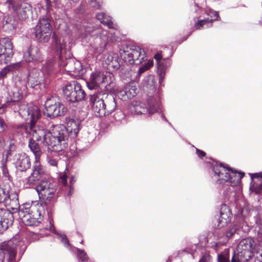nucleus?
Segmentation results:
<instances>
[{
    "mask_svg": "<svg viewBox=\"0 0 262 262\" xmlns=\"http://www.w3.org/2000/svg\"><path fill=\"white\" fill-rule=\"evenodd\" d=\"M80 122L77 119L66 118V127L55 125L47 130L45 129H33V136L37 141L48 147L49 150L55 152L62 151L67 148L69 144V135L76 137L80 129Z\"/></svg>",
    "mask_w": 262,
    "mask_h": 262,
    "instance_id": "1",
    "label": "nucleus"
},
{
    "mask_svg": "<svg viewBox=\"0 0 262 262\" xmlns=\"http://www.w3.org/2000/svg\"><path fill=\"white\" fill-rule=\"evenodd\" d=\"M212 180L221 189V193L228 200L235 196L237 187L245 174L234 170L222 163H213L210 172Z\"/></svg>",
    "mask_w": 262,
    "mask_h": 262,
    "instance_id": "2",
    "label": "nucleus"
},
{
    "mask_svg": "<svg viewBox=\"0 0 262 262\" xmlns=\"http://www.w3.org/2000/svg\"><path fill=\"white\" fill-rule=\"evenodd\" d=\"M19 114L22 118L28 121V126L24 124H20L16 128V132L20 133L21 135L24 133L28 132L33 136V129H31V125H32V128L34 129H44L42 127H39L37 124L41 116L40 111L37 106L33 104L21 105L19 110ZM32 138L33 139L29 141V147L35 156L34 161H39L42 155V152L38 143L34 140L36 141V140L34 138L33 136H32ZM38 142L42 143L40 141H38Z\"/></svg>",
    "mask_w": 262,
    "mask_h": 262,
    "instance_id": "3",
    "label": "nucleus"
},
{
    "mask_svg": "<svg viewBox=\"0 0 262 262\" xmlns=\"http://www.w3.org/2000/svg\"><path fill=\"white\" fill-rule=\"evenodd\" d=\"M3 204L8 210H2L0 212V232L7 230L13 223L12 213L19 208L18 194L12 190L8 184L0 185V204Z\"/></svg>",
    "mask_w": 262,
    "mask_h": 262,
    "instance_id": "4",
    "label": "nucleus"
},
{
    "mask_svg": "<svg viewBox=\"0 0 262 262\" xmlns=\"http://www.w3.org/2000/svg\"><path fill=\"white\" fill-rule=\"evenodd\" d=\"M75 25L82 38L89 35L92 37L96 36L94 42L91 43V50L95 56L103 53L107 41L113 40L106 30L99 27L96 28L85 20L77 23Z\"/></svg>",
    "mask_w": 262,
    "mask_h": 262,
    "instance_id": "5",
    "label": "nucleus"
},
{
    "mask_svg": "<svg viewBox=\"0 0 262 262\" xmlns=\"http://www.w3.org/2000/svg\"><path fill=\"white\" fill-rule=\"evenodd\" d=\"M254 256L262 262V242L256 243L252 238H244L239 242L231 261L247 262Z\"/></svg>",
    "mask_w": 262,
    "mask_h": 262,
    "instance_id": "6",
    "label": "nucleus"
},
{
    "mask_svg": "<svg viewBox=\"0 0 262 262\" xmlns=\"http://www.w3.org/2000/svg\"><path fill=\"white\" fill-rule=\"evenodd\" d=\"M92 110L98 117H103L112 113L116 107L115 98L105 92H97L90 95Z\"/></svg>",
    "mask_w": 262,
    "mask_h": 262,
    "instance_id": "7",
    "label": "nucleus"
},
{
    "mask_svg": "<svg viewBox=\"0 0 262 262\" xmlns=\"http://www.w3.org/2000/svg\"><path fill=\"white\" fill-rule=\"evenodd\" d=\"M18 210L19 216L27 226H37L42 220L44 207L39 201H32L31 205L24 204Z\"/></svg>",
    "mask_w": 262,
    "mask_h": 262,
    "instance_id": "8",
    "label": "nucleus"
},
{
    "mask_svg": "<svg viewBox=\"0 0 262 262\" xmlns=\"http://www.w3.org/2000/svg\"><path fill=\"white\" fill-rule=\"evenodd\" d=\"M162 108L161 97L158 92H156L153 95L148 96L146 103L134 101L130 107L132 111L138 115L148 114L151 116L162 112Z\"/></svg>",
    "mask_w": 262,
    "mask_h": 262,
    "instance_id": "9",
    "label": "nucleus"
},
{
    "mask_svg": "<svg viewBox=\"0 0 262 262\" xmlns=\"http://www.w3.org/2000/svg\"><path fill=\"white\" fill-rule=\"evenodd\" d=\"M90 90L105 89L106 92H112L115 86V77L110 72L95 71L91 74L89 81L86 82Z\"/></svg>",
    "mask_w": 262,
    "mask_h": 262,
    "instance_id": "10",
    "label": "nucleus"
},
{
    "mask_svg": "<svg viewBox=\"0 0 262 262\" xmlns=\"http://www.w3.org/2000/svg\"><path fill=\"white\" fill-rule=\"evenodd\" d=\"M120 55L124 62L129 64H139L146 59V54L141 47L136 45L123 46Z\"/></svg>",
    "mask_w": 262,
    "mask_h": 262,
    "instance_id": "11",
    "label": "nucleus"
},
{
    "mask_svg": "<svg viewBox=\"0 0 262 262\" xmlns=\"http://www.w3.org/2000/svg\"><path fill=\"white\" fill-rule=\"evenodd\" d=\"M20 250V254L23 255L26 249V246L24 242L19 239L18 236H15L7 242H4L0 246V250L3 252L4 257L6 258L8 262H17L16 255L17 250Z\"/></svg>",
    "mask_w": 262,
    "mask_h": 262,
    "instance_id": "12",
    "label": "nucleus"
},
{
    "mask_svg": "<svg viewBox=\"0 0 262 262\" xmlns=\"http://www.w3.org/2000/svg\"><path fill=\"white\" fill-rule=\"evenodd\" d=\"M55 43L57 51H59L60 55H59V66L64 68V70L69 75L75 76L82 74V67L80 62L76 60L75 58H69L63 60L62 57V51L65 48V45L62 44L60 41L55 39Z\"/></svg>",
    "mask_w": 262,
    "mask_h": 262,
    "instance_id": "13",
    "label": "nucleus"
},
{
    "mask_svg": "<svg viewBox=\"0 0 262 262\" xmlns=\"http://www.w3.org/2000/svg\"><path fill=\"white\" fill-rule=\"evenodd\" d=\"M55 61L52 59L43 65L41 70L33 69L29 73L28 77V83L31 87L34 88L36 85L43 82L48 76L54 70Z\"/></svg>",
    "mask_w": 262,
    "mask_h": 262,
    "instance_id": "14",
    "label": "nucleus"
},
{
    "mask_svg": "<svg viewBox=\"0 0 262 262\" xmlns=\"http://www.w3.org/2000/svg\"><path fill=\"white\" fill-rule=\"evenodd\" d=\"M11 14L18 20L27 19L32 12L31 5L27 2H19L16 0H6L4 4Z\"/></svg>",
    "mask_w": 262,
    "mask_h": 262,
    "instance_id": "15",
    "label": "nucleus"
},
{
    "mask_svg": "<svg viewBox=\"0 0 262 262\" xmlns=\"http://www.w3.org/2000/svg\"><path fill=\"white\" fill-rule=\"evenodd\" d=\"M36 190L39 199L45 205L55 201L56 187L55 184L50 180H41L36 186Z\"/></svg>",
    "mask_w": 262,
    "mask_h": 262,
    "instance_id": "16",
    "label": "nucleus"
},
{
    "mask_svg": "<svg viewBox=\"0 0 262 262\" xmlns=\"http://www.w3.org/2000/svg\"><path fill=\"white\" fill-rule=\"evenodd\" d=\"M66 99L71 102H77L84 100L85 93L77 81H73L62 88Z\"/></svg>",
    "mask_w": 262,
    "mask_h": 262,
    "instance_id": "17",
    "label": "nucleus"
},
{
    "mask_svg": "<svg viewBox=\"0 0 262 262\" xmlns=\"http://www.w3.org/2000/svg\"><path fill=\"white\" fill-rule=\"evenodd\" d=\"M45 105L46 110L44 114L51 118L63 116L67 112V108L64 105L55 97L48 98Z\"/></svg>",
    "mask_w": 262,
    "mask_h": 262,
    "instance_id": "18",
    "label": "nucleus"
},
{
    "mask_svg": "<svg viewBox=\"0 0 262 262\" xmlns=\"http://www.w3.org/2000/svg\"><path fill=\"white\" fill-rule=\"evenodd\" d=\"M51 34L50 19L47 16L39 18L35 28V35L40 42H46Z\"/></svg>",
    "mask_w": 262,
    "mask_h": 262,
    "instance_id": "19",
    "label": "nucleus"
},
{
    "mask_svg": "<svg viewBox=\"0 0 262 262\" xmlns=\"http://www.w3.org/2000/svg\"><path fill=\"white\" fill-rule=\"evenodd\" d=\"M13 55V45L8 38L0 39V61L7 63L12 59Z\"/></svg>",
    "mask_w": 262,
    "mask_h": 262,
    "instance_id": "20",
    "label": "nucleus"
},
{
    "mask_svg": "<svg viewBox=\"0 0 262 262\" xmlns=\"http://www.w3.org/2000/svg\"><path fill=\"white\" fill-rule=\"evenodd\" d=\"M236 229L233 227L230 228L226 232L221 233L219 231L215 232L218 242H213L209 244V247L217 252L220 247L224 245L235 232Z\"/></svg>",
    "mask_w": 262,
    "mask_h": 262,
    "instance_id": "21",
    "label": "nucleus"
},
{
    "mask_svg": "<svg viewBox=\"0 0 262 262\" xmlns=\"http://www.w3.org/2000/svg\"><path fill=\"white\" fill-rule=\"evenodd\" d=\"M47 172L45 167L40 164V160L34 161L31 176L27 179L30 185H34L41 178L45 177Z\"/></svg>",
    "mask_w": 262,
    "mask_h": 262,
    "instance_id": "22",
    "label": "nucleus"
},
{
    "mask_svg": "<svg viewBox=\"0 0 262 262\" xmlns=\"http://www.w3.org/2000/svg\"><path fill=\"white\" fill-rule=\"evenodd\" d=\"M23 58L27 62H39L42 61V57L39 49L36 46H31L24 52Z\"/></svg>",
    "mask_w": 262,
    "mask_h": 262,
    "instance_id": "23",
    "label": "nucleus"
},
{
    "mask_svg": "<svg viewBox=\"0 0 262 262\" xmlns=\"http://www.w3.org/2000/svg\"><path fill=\"white\" fill-rule=\"evenodd\" d=\"M232 213L229 207L226 205H222L218 219V227L222 228L227 226L230 223Z\"/></svg>",
    "mask_w": 262,
    "mask_h": 262,
    "instance_id": "24",
    "label": "nucleus"
},
{
    "mask_svg": "<svg viewBox=\"0 0 262 262\" xmlns=\"http://www.w3.org/2000/svg\"><path fill=\"white\" fill-rule=\"evenodd\" d=\"M138 89L134 83L125 85L124 88L118 91L117 95L120 99L126 101L131 99L137 95Z\"/></svg>",
    "mask_w": 262,
    "mask_h": 262,
    "instance_id": "25",
    "label": "nucleus"
},
{
    "mask_svg": "<svg viewBox=\"0 0 262 262\" xmlns=\"http://www.w3.org/2000/svg\"><path fill=\"white\" fill-rule=\"evenodd\" d=\"M15 164L16 168L21 171H26L31 166L30 159L25 153L15 155Z\"/></svg>",
    "mask_w": 262,
    "mask_h": 262,
    "instance_id": "26",
    "label": "nucleus"
},
{
    "mask_svg": "<svg viewBox=\"0 0 262 262\" xmlns=\"http://www.w3.org/2000/svg\"><path fill=\"white\" fill-rule=\"evenodd\" d=\"M211 13L213 15V16H211V17L212 18L213 17H214V18L213 19L208 18L205 19H201L198 20L194 24V27L196 29H201L202 28H204L210 27L212 25L213 21L217 20L218 18L220 17L219 14L217 12L212 11Z\"/></svg>",
    "mask_w": 262,
    "mask_h": 262,
    "instance_id": "27",
    "label": "nucleus"
},
{
    "mask_svg": "<svg viewBox=\"0 0 262 262\" xmlns=\"http://www.w3.org/2000/svg\"><path fill=\"white\" fill-rule=\"evenodd\" d=\"M14 16L7 15L2 20L3 28L5 31H13L15 29L17 23V19L13 18Z\"/></svg>",
    "mask_w": 262,
    "mask_h": 262,
    "instance_id": "28",
    "label": "nucleus"
},
{
    "mask_svg": "<svg viewBox=\"0 0 262 262\" xmlns=\"http://www.w3.org/2000/svg\"><path fill=\"white\" fill-rule=\"evenodd\" d=\"M96 17L100 23L106 26L109 29H117V26L114 24L112 18L103 12H99L96 14Z\"/></svg>",
    "mask_w": 262,
    "mask_h": 262,
    "instance_id": "29",
    "label": "nucleus"
},
{
    "mask_svg": "<svg viewBox=\"0 0 262 262\" xmlns=\"http://www.w3.org/2000/svg\"><path fill=\"white\" fill-rule=\"evenodd\" d=\"M154 58L157 61V72L159 76V82L161 85L163 81H164L165 78V75L166 73V67L162 63L160 62V60L162 58V56L160 54H156L155 55Z\"/></svg>",
    "mask_w": 262,
    "mask_h": 262,
    "instance_id": "30",
    "label": "nucleus"
},
{
    "mask_svg": "<svg viewBox=\"0 0 262 262\" xmlns=\"http://www.w3.org/2000/svg\"><path fill=\"white\" fill-rule=\"evenodd\" d=\"M20 66L21 63L18 62L5 67L0 72V79L5 77L10 71L18 69Z\"/></svg>",
    "mask_w": 262,
    "mask_h": 262,
    "instance_id": "31",
    "label": "nucleus"
},
{
    "mask_svg": "<svg viewBox=\"0 0 262 262\" xmlns=\"http://www.w3.org/2000/svg\"><path fill=\"white\" fill-rule=\"evenodd\" d=\"M217 262H230L229 249H225L223 252L217 254Z\"/></svg>",
    "mask_w": 262,
    "mask_h": 262,
    "instance_id": "32",
    "label": "nucleus"
},
{
    "mask_svg": "<svg viewBox=\"0 0 262 262\" xmlns=\"http://www.w3.org/2000/svg\"><path fill=\"white\" fill-rule=\"evenodd\" d=\"M250 190L256 194H259L262 191V182L253 180L250 187Z\"/></svg>",
    "mask_w": 262,
    "mask_h": 262,
    "instance_id": "33",
    "label": "nucleus"
},
{
    "mask_svg": "<svg viewBox=\"0 0 262 262\" xmlns=\"http://www.w3.org/2000/svg\"><path fill=\"white\" fill-rule=\"evenodd\" d=\"M154 62L152 60H148L143 65L141 66L137 72V76H140L142 73L148 70L153 66Z\"/></svg>",
    "mask_w": 262,
    "mask_h": 262,
    "instance_id": "34",
    "label": "nucleus"
},
{
    "mask_svg": "<svg viewBox=\"0 0 262 262\" xmlns=\"http://www.w3.org/2000/svg\"><path fill=\"white\" fill-rule=\"evenodd\" d=\"M114 119L118 122L124 123L126 122L125 116L123 112L120 110H117L114 114Z\"/></svg>",
    "mask_w": 262,
    "mask_h": 262,
    "instance_id": "35",
    "label": "nucleus"
},
{
    "mask_svg": "<svg viewBox=\"0 0 262 262\" xmlns=\"http://www.w3.org/2000/svg\"><path fill=\"white\" fill-rule=\"evenodd\" d=\"M76 249L78 257L82 262H91V260L89 259L87 254L84 250H81L79 248H76Z\"/></svg>",
    "mask_w": 262,
    "mask_h": 262,
    "instance_id": "36",
    "label": "nucleus"
},
{
    "mask_svg": "<svg viewBox=\"0 0 262 262\" xmlns=\"http://www.w3.org/2000/svg\"><path fill=\"white\" fill-rule=\"evenodd\" d=\"M89 6L96 9H100L103 4V0H88Z\"/></svg>",
    "mask_w": 262,
    "mask_h": 262,
    "instance_id": "37",
    "label": "nucleus"
},
{
    "mask_svg": "<svg viewBox=\"0 0 262 262\" xmlns=\"http://www.w3.org/2000/svg\"><path fill=\"white\" fill-rule=\"evenodd\" d=\"M199 262H212V257L209 251H205L203 253Z\"/></svg>",
    "mask_w": 262,
    "mask_h": 262,
    "instance_id": "38",
    "label": "nucleus"
},
{
    "mask_svg": "<svg viewBox=\"0 0 262 262\" xmlns=\"http://www.w3.org/2000/svg\"><path fill=\"white\" fill-rule=\"evenodd\" d=\"M117 54H107L105 55L104 57V61L105 63L109 66L110 63L112 62L114 58H117Z\"/></svg>",
    "mask_w": 262,
    "mask_h": 262,
    "instance_id": "39",
    "label": "nucleus"
},
{
    "mask_svg": "<svg viewBox=\"0 0 262 262\" xmlns=\"http://www.w3.org/2000/svg\"><path fill=\"white\" fill-rule=\"evenodd\" d=\"M238 228H241V229L244 232H248L250 229V226L248 225L247 222L244 221L240 223V224L238 225V227L237 228V229Z\"/></svg>",
    "mask_w": 262,
    "mask_h": 262,
    "instance_id": "40",
    "label": "nucleus"
},
{
    "mask_svg": "<svg viewBox=\"0 0 262 262\" xmlns=\"http://www.w3.org/2000/svg\"><path fill=\"white\" fill-rule=\"evenodd\" d=\"M109 67L110 68H112L114 69L117 70L120 67V64L118 60V56H117V57L116 58H114L112 62L109 65Z\"/></svg>",
    "mask_w": 262,
    "mask_h": 262,
    "instance_id": "41",
    "label": "nucleus"
},
{
    "mask_svg": "<svg viewBox=\"0 0 262 262\" xmlns=\"http://www.w3.org/2000/svg\"><path fill=\"white\" fill-rule=\"evenodd\" d=\"M58 235L59 236V238L60 239L61 241L63 243V244L66 247H70L69 241L68 239L67 238L66 235L62 234H58Z\"/></svg>",
    "mask_w": 262,
    "mask_h": 262,
    "instance_id": "42",
    "label": "nucleus"
},
{
    "mask_svg": "<svg viewBox=\"0 0 262 262\" xmlns=\"http://www.w3.org/2000/svg\"><path fill=\"white\" fill-rule=\"evenodd\" d=\"M249 210L248 207H243L240 209L239 212L238 213L237 215L243 217H246L248 215Z\"/></svg>",
    "mask_w": 262,
    "mask_h": 262,
    "instance_id": "43",
    "label": "nucleus"
},
{
    "mask_svg": "<svg viewBox=\"0 0 262 262\" xmlns=\"http://www.w3.org/2000/svg\"><path fill=\"white\" fill-rule=\"evenodd\" d=\"M59 183L63 186L66 187L67 185V176L64 174L61 175L59 178Z\"/></svg>",
    "mask_w": 262,
    "mask_h": 262,
    "instance_id": "44",
    "label": "nucleus"
},
{
    "mask_svg": "<svg viewBox=\"0 0 262 262\" xmlns=\"http://www.w3.org/2000/svg\"><path fill=\"white\" fill-rule=\"evenodd\" d=\"M251 178L253 181L257 179V181H262V173L261 172L252 173L251 174Z\"/></svg>",
    "mask_w": 262,
    "mask_h": 262,
    "instance_id": "45",
    "label": "nucleus"
},
{
    "mask_svg": "<svg viewBox=\"0 0 262 262\" xmlns=\"http://www.w3.org/2000/svg\"><path fill=\"white\" fill-rule=\"evenodd\" d=\"M75 180H74L73 178H72L70 181V186H68L67 188L68 189V195H70L72 194V192L74 190V188L72 186L73 184L74 183Z\"/></svg>",
    "mask_w": 262,
    "mask_h": 262,
    "instance_id": "46",
    "label": "nucleus"
},
{
    "mask_svg": "<svg viewBox=\"0 0 262 262\" xmlns=\"http://www.w3.org/2000/svg\"><path fill=\"white\" fill-rule=\"evenodd\" d=\"M48 163L52 166H57V160L55 158H49Z\"/></svg>",
    "mask_w": 262,
    "mask_h": 262,
    "instance_id": "47",
    "label": "nucleus"
},
{
    "mask_svg": "<svg viewBox=\"0 0 262 262\" xmlns=\"http://www.w3.org/2000/svg\"><path fill=\"white\" fill-rule=\"evenodd\" d=\"M196 152L198 156L200 158H203L206 156V153L201 150H200L198 148H196Z\"/></svg>",
    "mask_w": 262,
    "mask_h": 262,
    "instance_id": "48",
    "label": "nucleus"
},
{
    "mask_svg": "<svg viewBox=\"0 0 262 262\" xmlns=\"http://www.w3.org/2000/svg\"><path fill=\"white\" fill-rule=\"evenodd\" d=\"M49 229L51 230V231H53L54 230V227H53V220L52 219H49Z\"/></svg>",
    "mask_w": 262,
    "mask_h": 262,
    "instance_id": "49",
    "label": "nucleus"
},
{
    "mask_svg": "<svg viewBox=\"0 0 262 262\" xmlns=\"http://www.w3.org/2000/svg\"><path fill=\"white\" fill-rule=\"evenodd\" d=\"M2 168L3 170L4 174L6 175L8 173L6 165L5 164H3L2 166Z\"/></svg>",
    "mask_w": 262,
    "mask_h": 262,
    "instance_id": "50",
    "label": "nucleus"
},
{
    "mask_svg": "<svg viewBox=\"0 0 262 262\" xmlns=\"http://www.w3.org/2000/svg\"><path fill=\"white\" fill-rule=\"evenodd\" d=\"M193 7H194V8H193V9H194V10H195V11L196 12H197V13H198V11H200V8H199V6L198 5V4H195L194 5V6H193Z\"/></svg>",
    "mask_w": 262,
    "mask_h": 262,
    "instance_id": "51",
    "label": "nucleus"
},
{
    "mask_svg": "<svg viewBox=\"0 0 262 262\" xmlns=\"http://www.w3.org/2000/svg\"><path fill=\"white\" fill-rule=\"evenodd\" d=\"M46 7L47 10H48L50 6V2L49 0H46Z\"/></svg>",
    "mask_w": 262,
    "mask_h": 262,
    "instance_id": "52",
    "label": "nucleus"
},
{
    "mask_svg": "<svg viewBox=\"0 0 262 262\" xmlns=\"http://www.w3.org/2000/svg\"><path fill=\"white\" fill-rule=\"evenodd\" d=\"M5 124V123L4 121H0V127L1 128H3V126Z\"/></svg>",
    "mask_w": 262,
    "mask_h": 262,
    "instance_id": "53",
    "label": "nucleus"
},
{
    "mask_svg": "<svg viewBox=\"0 0 262 262\" xmlns=\"http://www.w3.org/2000/svg\"><path fill=\"white\" fill-rule=\"evenodd\" d=\"M18 100H19V98H18L17 99H15V98H13V99L11 98L10 101H11V102H15V101H18Z\"/></svg>",
    "mask_w": 262,
    "mask_h": 262,
    "instance_id": "54",
    "label": "nucleus"
},
{
    "mask_svg": "<svg viewBox=\"0 0 262 262\" xmlns=\"http://www.w3.org/2000/svg\"><path fill=\"white\" fill-rule=\"evenodd\" d=\"M161 117L162 118H163L165 120H166V121H167V120L166 119V118H165V116L164 115V114H162L161 115Z\"/></svg>",
    "mask_w": 262,
    "mask_h": 262,
    "instance_id": "55",
    "label": "nucleus"
},
{
    "mask_svg": "<svg viewBox=\"0 0 262 262\" xmlns=\"http://www.w3.org/2000/svg\"><path fill=\"white\" fill-rule=\"evenodd\" d=\"M27 0H20L19 2H26Z\"/></svg>",
    "mask_w": 262,
    "mask_h": 262,
    "instance_id": "56",
    "label": "nucleus"
},
{
    "mask_svg": "<svg viewBox=\"0 0 262 262\" xmlns=\"http://www.w3.org/2000/svg\"><path fill=\"white\" fill-rule=\"evenodd\" d=\"M256 224H257V225H258V221H256Z\"/></svg>",
    "mask_w": 262,
    "mask_h": 262,
    "instance_id": "57",
    "label": "nucleus"
},
{
    "mask_svg": "<svg viewBox=\"0 0 262 262\" xmlns=\"http://www.w3.org/2000/svg\"><path fill=\"white\" fill-rule=\"evenodd\" d=\"M82 243H83V241H82L80 242V243H81V244H82Z\"/></svg>",
    "mask_w": 262,
    "mask_h": 262,
    "instance_id": "58",
    "label": "nucleus"
}]
</instances>
